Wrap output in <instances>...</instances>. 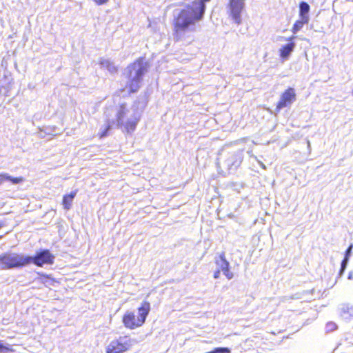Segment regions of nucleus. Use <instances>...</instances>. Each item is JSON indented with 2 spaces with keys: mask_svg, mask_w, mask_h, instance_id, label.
I'll return each mask as SVG.
<instances>
[{
  "mask_svg": "<svg viewBox=\"0 0 353 353\" xmlns=\"http://www.w3.org/2000/svg\"><path fill=\"white\" fill-rule=\"evenodd\" d=\"M210 0H194L183 8L174 11V34L176 40L181 39L187 32L194 31L196 22L203 19L206 6Z\"/></svg>",
  "mask_w": 353,
  "mask_h": 353,
  "instance_id": "obj_1",
  "label": "nucleus"
},
{
  "mask_svg": "<svg viewBox=\"0 0 353 353\" xmlns=\"http://www.w3.org/2000/svg\"><path fill=\"white\" fill-rule=\"evenodd\" d=\"M148 68L149 64L144 58L138 59L126 68L124 74L128 78L127 85L130 92H136L140 88L143 77Z\"/></svg>",
  "mask_w": 353,
  "mask_h": 353,
  "instance_id": "obj_2",
  "label": "nucleus"
},
{
  "mask_svg": "<svg viewBox=\"0 0 353 353\" xmlns=\"http://www.w3.org/2000/svg\"><path fill=\"white\" fill-rule=\"evenodd\" d=\"M150 310V304L149 302L144 301L138 308V316L134 312H127L123 316V323L125 327L134 329L141 326L145 321V319Z\"/></svg>",
  "mask_w": 353,
  "mask_h": 353,
  "instance_id": "obj_3",
  "label": "nucleus"
},
{
  "mask_svg": "<svg viewBox=\"0 0 353 353\" xmlns=\"http://www.w3.org/2000/svg\"><path fill=\"white\" fill-rule=\"evenodd\" d=\"M29 258L26 255L6 252L0 255L1 269H14L27 265Z\"/></svg>",
  "mask_w": 353,
  "mask_h": 353,
  "instance_id": "obj_4",
  "label": "nucleus"
},
{
  "mask_svg": "<svg viewBox=\"0 0 353 353\" xmlns=\"http://www.w3.org/2000/svg\"><path fill=\"white\" fill-rule=\"evenodd\" d=\"M137 343V339L128 335L121 336L110 343L106 347V353H124Z\"/></svg>",
  "mask_w": 353,
  "mask_h": 353,
  "instance_id": "obj_5",
  "label": "nucleus"
},
{
  "mask_svg": "<svg viewBox=\"0 0 353 353\" xmlns=\"http://www.w3.org/2000/svg\"><path fill=\"white\" fill-rule=\"evenodd\" d=\"M128 112V110L126 108L125 104L121 103L117 114V122L118 126L123 127L124 130L128 133H131L134 131L137 127V123L139 120V116L134 114L133 116L125 121L124 118Z\"/></svg>",
  "mask_w": 353,
  "mask_h": 353,
  "instance_id": "obj_6",
  "label": "nucleus"
},
{
  "mask_svg": "<svg viewBox=\"0 0 353 353\" xmlns=\"http://www.w3.org/2000/svg\"><path fill=\"white\" fill-rule=\"evenodd\" d=\"M243 159V150H237L228 152L221 162L218 163L229 173L234 172L240 166Z\"/></svg>",
  "mask_w": 353,
  "mask_h": 353,
  "instance_id": "obj_7",
  "label": "nucleus"
},
{
  "mask_svg": "<svg viewBox=\"0 0 353 353\" xmlns=\"http://www.w3.org/2000/svg\"><path fill=\"white\" fill-rule=\"evenodd\" d=\"M29 258L27 265L33 263L34 265L42 267L44 265H52L54 263L55 256L48 249H40L36 252L34 256L26 255Z\"/></svg>",
  "mask_w": 353,
  "mask_h": 353,
  "instance_id": "obj_8",
  "label": "nucleus"
},
{
  "mask_svg": "<svg viewBox=\"0 0 353 353\" xmlns=\"http://www.w3.org/2000/svg\"><path fill=\"white\" fill-rule=\"evenodd\" d=\"M243 0H230L228 4V13L235 23H241V12L244 8Z\"/></svg>",
  "mask_w": 353,
  "mask_h": 353,
  "instance_id": "obj_9",
  "label": "nucleus"
},
{
  "mask_svg": "<svg viewBox=\"0 0 353 353\" xmlns=\"http://www.w3.org/2000/svg\"><path fill=\"white\" fill-rule=\"evenodd\" d=\"M296 92L294 88H288L280 97L275 110L279 112L284 108L290 106L296 101Z\"/></svg>",
  "mask_w": 353,
  "mask_h": 353,
  "instance_id": "obj_10",
  "label": "nucleus"
},
{
  "mask_svg": "<svg viewBox=\"0 0 353 353\" xmlns=\"http://www.w3.org/2000/svg\"><path fill=\"white\" fill-rule=\"evenodd\" d=\"M216 264L222 270L228 279L230 280L232 279L233 274L230 271V263L226 260L224 252H222L216 260Z\"/></svg>",
  "mask_w": 353,
  "mask_h": 353,
  "instance_id": "obj_11",
  "label": "nucleus"
},
{
  "mask_svg": "<svg viewBox=\"0 0 353 353\" xmlns=\"http://www.w3.org/2000/svg\"><path fill=\"white\" fill-rule=\"evenodd\" d=\"M296 38L294 36H292L288 39L286 41H290L289 43L283 45L279 50V54L281 59L284 60H287L291 53L294 51L296 44L292 41Z\"/></svg>",
  "mask_w": 353,
  "mask_h": 353,
  "instance_id": "obj_12",
  "label": "nucleus"
},
{
  "mask_svg": "<svg viewBox=\"0 0 353 353\" xmlns=\"http://www.w3.org/2000/svg\"><path fill=\"white\" fill-rule=\"evenodd\" d=\"M340 315L343 319L349 321L353 319V306L341 304L339 307Z\"/></svg>",
  "mask_w": 353,
  "mask_h": 353,
  "instance_id": "obj_13",
  "label": "nucleus"
},
{
  "mask_svg": "<svg viewBox=\"0 0 353 353\" xmlns=\"http://www.w3.org/2000/svg\"><path fill=\"white\" fill-rule=\"evenodd\" d=\"M310 10V5L305 1H301L299 5V18L303 19L305 21L310 20L309 12Z\"/></svg>",
  "mask_w": 353,
  "mask_h": 353,
  "instance_id": "obj_14",
  "label": "nucleus"
},
{
  "mask_svg": "<svg viewBox=\"0 0 353 353\" xmlns=\"http://www.w3.org/2000/svg\"><path fill=\"white\" fill-rule=\"evenodd\" d=\"M23 181V178L20 177H13L9 175L7 173H1L0 174V185L4 183L5 181H10L12 184H18Z\"/></svg>",
  "mask_w": 353,
  "mask_h": 353,
  "instance_id": "obj_15",
  "label": "nucleus"
},
{
  "mask_svg": "<svg viewBox=\"0 0 353 353\" xmlns=\"http://www.w3.org/2000/svg\"><path fill=\"white\" fill-rule=\"evenodd\" d=\"M77 190L72 191L70 194L64 195L63 198V205L65 210H69L71 207L72 203L77 195Z\"/></svg>",
  "mask_w": 353,
  "mask_h": 353,
  "instance_id": "obj_16",
  "label": "nucleus"
},
{
  "mask_svg": "<svg viewBox=\"0 0 353 353\" xmlns=\"http://www.w3.org/2000/svg\"><path fill=\"white\" fill-rule=\"evenodd\" d=\"M99 64L101 68H106L112 74L115 73L117 71V67L109 59H101Z\"/></svg>",
  "mask_w": 353,
  "mask_h": 353,
  "instance_id": "obj_17",
  "label": "nucleus"
},
{
  "mask_svg": "<svg viewBox=\"0 0 353 353\" xmlns=\"http://www.w3.org/2000/svg\"><path fill=\"white\" fill-rule=\"evenodd\" d=\"M309 22V21H304L303 19H301L297 20L293 27H292V32L294 33V34H296L302 28L303 26L305 25V24H307V23Z\"/></svg>",
  "mask_w": 353,
  "mask_h": 353,
  "instance_id": "obj_18",
  "label": "nucleus"
},
{
  "mask_svg": "<svg viewBox=\"0 0 353 353\" xmlns=\"http://www.w3.org/2000/svg\"><path fill=\"white\" fill-rule=\"evenodd\" d=\"M349 262V259H345V258H343V261H341V268H340V270H339V275L341 276L346 268H347V263Z\"/></svg>",
  "mask_w": 353,
  "mask_h": 353,
  "instance_id": "obj_19",
  "label": "nucleus"
},
{
  "mask_svg": "<svg viewBox=\"0 0 353 353\" xmlns=\"http://www.w3.org/2000/svg\"><path fill=\"white\" fill-rule=\"evenodd\" d=\"M337 325L334 322H329L326 324L325 329L327 332H332L336 330Z\"/></svg>",
  "mask_w": 353,
  "mask_h": 353,
  "instance_id": "obj_20",
  "label": "nucleus"
},
{
  "mask_svg": "<svg viewBox=\"0 0 353 353\" xmlns=\"http://www.w3.org/2000/svg\"><path fill=\"white\" fill-rule=\"evenodd\" d=\"M110 128H111V125H110V122H108L107 124L105 125V130L103 132H101V137H104L107 136L108 132L110 130Z\"/></svg>",
  "mask_w": 353,
  "mask_h": 353,
  "instance_id": "obj_21",
  "label": "nucleus"
},
{
  "mask_svg": "<svg viewBox=\"0 0 353 353\" xmlns=\"http://www.w3.org/2000/svg\"><path fill=\"white\" fill-rule=\"evenodd\" d=\"M352 245L351 244L345 250L344 258L350 259V257L352 254Z\"/></svg>",
  "mask_w": 353,
  "mask_h": 353,
  "instance_id": "obj_22",
  "label": "nucleus"
},
{
  "mask_svg": "<svg viewBox=\"0 0 353 353\" xmlns=\"http://www.w3.org/2000/svg\"><path fill=\"white\" fill-rule=\"evenodd\" d=\"M10 350V349L9 348V347L2 343L1 341H0V353L6 352Z\"/></svg>",
  "mask_w": 353,
  "mask_h": 353,
  "instance_id": "obj_23",
  "label": "nucleus"
},
{
  "mask_svg": "<svg viewBox=\"0 0 353 353\" xmlns=\"http://www.w3.org/2000/svg\"><path fill=\"white\" fill-rule=\"evenodd\" d=\"M97 5H103L106 3L108 0H92Z\"/></svg>",
  "mask_w": 353,
  "mask_h": 353,
  "instance_id": "obj_24",
  "label": "nucleus"
},
{
  "mask_svg": "<svg viewBox=\"0 0 353 353\" xmlns=\"http://www.w3.org/2000/svg\"><path fill=\"white\" fill-rule=\"evenodd\" d=\"M220 272H221V271H220V270H219V269H218L217 270H216V271L214 272V279H218V278H219V276H220Z\"/></svg>",
  "mask_w": 353,
  "mask_h": 353,
  "instance_id": "obj_25",
  "label": "nucleus"
},
{
  "mask_svg": "<svg viewBox=\"0 0 353 353\" xmlns=\"http://www.w3.org/2000/svg\"><path fill=\"white\" fill-rule=\"evenodd\" d=\"M347 279H352V272H350L349 273Z\"/></svg>",
  "mask_w": 353,
  "mask_h": 353,
  "instance_id": "obj_26",
  "label": "nucleus"
},
{
  "mask_svg": "<svg viewBox=\"0 0 353 353\" xmlns=\"http://www.w3.org/2000/svg\"><path fill=\"white\" fill-rule=\"evenodd\" d=\"M259 164L261 165V166L263 169H265V165H264L263 163H261V162H260V161H259Z\"/></svg>",
  "mask_w": 353,
  "mask_h": 353,
  "instance_id": "obj_27",
  "label": "nucleus"
},
{
  "mask_svg": "<svg viewBox=\"0 0 353 353\" xmlns=\"http://www.w3.org/2000/svg\"><path fill=\"white\" fill-rule=\"evenodd\" d=\"M307 148H310V142L309 140L307 141Z\"/></svg>",
  "mask_w": 353,
  "mask_h": 353,
  "instance_id": "obj_28",
  "label": "nucleus"
},
{
  "mask_svg": "<svg viewBox=\"0 0 353 353\" xmlns=\"http://www.w3.org/2000/svg\"><path fill=\"white\" fill-rule=\"evenodd\" d=\"M3 226V224L0 223V228Z\"/></svg>",
  "mask_w": 353,
  "mask_h": 353,
  "instance_id": "obj_29",
  "label": "nucleus"
}]
</instances>
